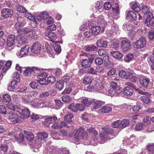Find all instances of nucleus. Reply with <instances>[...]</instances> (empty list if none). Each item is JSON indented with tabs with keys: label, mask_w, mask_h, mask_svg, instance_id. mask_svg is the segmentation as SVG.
I'll use <instances>...</instances> for the list:
<instances>
[{
	"label": "nucleus",
	"mask_w": 154,
	"mask_h": 154,
	"mask_svg": "<svg viewBox=\"0 0 154 154\" xmlns=\"http://www.w3.org/2000/svg\"><path fill=\"white\" fill-rule=\"evenodd\" d=\"M38 81L39 84L42 85H48V82L46 79L40 78V79H39Z\"/></svg>",
	"instance_id": "338daca9"
},
{
	"label": "nucleus",
	"mask_w": 154,
	"mask_h": 154,
	"mask_svg": "<svg viewBox=\"0 0 154 154\" xmlns=\"http://www.w3.org/2000/svg\"><path fill=\"white\" fill-rule=\"evenodd\" d=\"M127 18L129 20L134 21L137 18V15L136 14L131 11H128L127 13Z\"/></svg>",
	"instance_id": "5701e85b"
},
{
	"label": "nucleus",
	"mask_w": 154,
	"mask_h": 154,
	"mask_svg": "<svg viewBox=\"0 0 154 154\" xmlns=\"http://www.w3.org/2000/svg\"><path fill=\"white\" fill-rule=\"evenodd\" d=\"M139 81L140 85L145 88H147L150 82V79L146 77L141 76L139 78Z\"/></svg>",
	"instance_id": "4468645a"
},
{
	"label": "nucleus",
	"mask_w": 154,
	"mask_h": 154,
	"mask_svg": "<svg viewBox=\"0 0 154 154\" xmlns=\"http://www.w3.org/2000/svg\"><path fill=\"white\" fill-rule=\"evenodd\" d=\"M3 99L5 102L9 103L11 100V97L8 94H6L3 96Z\"/></svg>",
	"instance_id": "3c124183"
},
{
	"label": "nucleus",
	"mask_w": 154,
	"mask_h": 154,
	"mask_svg": "<svg viewBox=\"0 0 154 154\" xmlns=\"http://www.w3.org/2000/svg\"><path fill=\"white\" fill-rule=\"evenodd\" d=\"M80 63L82 67L87 68L90 66L91 63L88 59H82L80 61Z\"/></svg>",
	"instance_id": "cd10ccee"
},
{
	"label": "nucleus",
	"mask_w": 154,
	"mask_h": 154,
	"mask_svg": "<svg viewBox=\"0 0 154 154\" xmlns=\"http://www.w3.org/2000/svg\"><path fill=\"white\" fill-rule=\"evenodd\" d=\"M149 96L146 95H143L140 97V99L143 102L148 103L150 102V100L149 98Z\"/></svg>",
	"instance_id": "a19ab883"
},
{
	"label": "nucleus",
	"mask_w": 154,
	"mask_h": 154,
	"mask_svg": "<svg viewBox=\"0 0 154 154\" xmlns=\"http://www.w3.org/2000/svg\"><path fill=\"white\" fill-rule=\"evenodd\" d=\"M20 30V32H23L25 35L28 34H29V36H31L32 35L33 31L30 29L29 28H23L21 29Z\"/></svg>",
	"instance_id": "c756f323"
},
{
	"label": "nucleus",
	"mask_w": 154,
	"mask_h": 154,
	"mask_svg": "<svg viewBox=\"0 0 154 154\" xmlns=\"http://www.w3.org/2000/svg\"><path fill=\"white\" fill-rule=\"evenodd\" d=\"M55 86L59 90H61L64 87L63 82L62 80H60L56 82Z\"/></svg>",
	"instance_id": "e433bc0d"
},
{
	"label": "nucleus",
	"mask_w": 154,
	"mask_h": 154,
	"mask_svg": "<svg viewBox=\"0 0 154 154\" xmlns=\"http://www.w3.org/2000/svg\"><path fill=\"white\" fill-rule=\"evenodd\" d=\"M134 54L132 53H129L126 55L124 57V61L127 62H129L133 58Z\"/></svg>",
	"instance_id": "49530a36"
},
{
	"label": "nucleus",
	"mask_w": 154,
	"mask_h": 154,
	"mask_svg": "<svg viewBox=\"0 0 154 154\" xmlns=\"http://www.w3.org/2000/svg\"><path fill=\"white\" fill-rule=\"evenodd\" d=\"M7 117L9 119H14L15 118V117H17V115L14 113L13 111H8V112H7Z\"/></svg>",
	"instance_id": "79ce46f5"
},
{
	"label": "nucleus",
	"mask_w": 154,
	"mask_h": 154,
	"mask_svg": "<svg viewBox=\"0 0 154 154\" xmlns=\"http://www.w3.org/2000/svg\"><path fill=\"white\" fill-rule=\"evenodd\" d=\"M149 8L147 6L143 5L141 7V11L142 13L145 15L148 11H149Z\"/></svg>",
	"instance_id": "13d9d810"
},
{
	"label": "nucleus",
	"mask_w": 154,
	"mask_h": 154,
	"mask_svg": "<svg viewBox=\"0 0 154 154\" xmlns=\"http://www.w3.org/2000/svg\"><path fill=\"white\" fill-rule=\"evenodd\" d=\"M15 36L14 35H10L8 37L7 43L8 46L11 47L14 44Z\"/></svg>",
	"instance_id": "4be33fe9"
},
{
	"label": "nucleus",
	"mask_w": 154,
	"mask_h": 154,
	"mask_svg": "<svg viewBox=\"0 0 154 154\" xmlns=\"http://www.w3.org/2000/svg\"><path fill=\"white\" fill-rule=\"evenodd\" d=\"M87 131L90 134L95 136L98 134V132L94 128L91 127L89 128H88Z\"/></svg>",
	"instance_id": "603ef678"
},
{
	"label": "nucleus",
	"mask_w": 154,
	"mask_h": 154,
	"mask_svg": "<svg viewBox=\"0 0 154 154\" xmlns=\"http://www.w3.org/2000/svg\"><path fill=\"white\" fill-rule=\"evenodd\" d=\"M95 32L92 30V31H86L84 33L83 35L86 38H89L92 36L93 34H95Z\"/></svg>",
	"instance_id": "864d4df0"
},
{
	"label": "nucleus",
	"mask_w": 154,
	"mask_h": 154,
	"mask_svg": "<svg viewBox=\"0 0 154 154\" xmlns=\"http://www.w3.org/2000/svg\"><path fill=\"white\" fill-rule=\"evenodd\" d=\"M7 143V141H4V144H2L0 146L1 150L3 151L4 153L7 152L8 150V146Z\"/></svg>",
	"instance_id": "a18cd8bd"
},
{
	"label": "nucleus",
	"mask_w": 154,
	"mask_h": 154,
	"mask_svg": "<svg viewBox=\"0 0 154 154\" xmlns=\"http://www.w3.org/2000/svg\"><path fill=\"white\" fill-rule=\"evenodd\" d=\"M86 71L87 73L89 74L94 75L97 74V73H96L95 69H94V68L90 66L87 68Z\"/></svg>",
	"instance_id": "58836bf2"
},
{
	"label": "nucleus",
	"mask_w": 154,
	"mask_h": 154,
	"mask_svg": "<svg viewBox=\"0 0 154 154\" xmlns=\"http://www.w3.org/2000/svg\"><path fill=\"white\" fill-rule=\"evenodd\" d=\"M104 38L101 37L97 42V45L99 47L106 48L107 46L108 42L107 41L104 40Z\"/></svg>",
	"instance_id": "2eb2a0df"
},
{
	"label": "nucleus",
	"mask_w": 154,
	"mask_h": 154,
	"mask_svg": "<svg viewBox=\"0 0 154 154\" xmlns=\"http://www.w3.org/2000/svg\"><path fill=\"white\" fill-rule=\"evenodd\" d=\"M102 129L103 130L105 131V132L107 134L108 136H110V139L116 137L114 130L111 128L104 127L102 128Z\"/></svg>",
	"instance_id": "1a4fd4ad"
},
{
	"label": "nucleus",
	"mask_w": 154,
	"mask_h": 154,
	"mask_svg": "<svg viewBox=\"0 0 154 154\" xmlns=\"http://www.w3.org/2000/svg\"><path fill=\"white\" fill-rule=\"evenodd\" d=\"M147 149L149 153L152 154L154 152V145L149 144L147 146Z\"/></svg>",
	"instance_id": "6e6d98bb"
},
{
	"label": "nucleus",
	"mask_w": 154,
	"mask_h": 154,
	"mask_svg": "<svg viewBox=\"0 0 154 154\" xmlns=\"http://www.w3.org/2000/svg\"><path fill=\"white\" fill-rule=\"evenodd\" d=\"M93 85L94 88L95 90H100L103 88V86L102 84L99 80H95L94 81Z\"/></svg>",
	"instance_id": "393cba45"
},
{
	"label": "nucleus",
	"mask_w": 154,
	"mask_h": 154,
	"mask_svg": "<svg viewBox=\"0 0 154 154\" xmlns=\"http://www.w3.org/2000/svg\"><path fill=\"white\" fill-rule=\"evenodd\" d=\"M152 18L149 17H147L146 19L144 22V23L146 26L148 27H151L152 24V23H153L152 20Z\"/></svg>",
	"instance_id": "4c0bfd02"
},
{
	"label": "nucleus",
	"mask_w": 154,
	"mask_h": 154,
	"mask_svg": "<svg viewBox=\"0 0 154 154\" xmlns=\"http://www.w3.org/2000/svg\"><path fill=\"white\" fill-rule=\"evenodd\" d=\"M32 68L27 67L25 70L23 71L24 74L28 76H29L32 75Z\"/></svg>",
	"instance_id": "09e8293b"
},
{
	"label": "nucleus",
	"mask_w": 154,
	"mask_h": 154,
	"mask_svg": "<svg viewBox=\"0 0 154 154\" xmlns=\"http://www.w3.org/2000/svg\"><path fill=\"white\" fill-rule=\"evenodd\" d=\"M54 50L57 54H59L61 51V46L60 45L55 44L53 45Z\"/></svg>",
	"instance_id": "c03bdc74"
},
{
	"label": "nucleus",
	"mask_w": 154,
	"mask_h": 154,
	"mask_svg": "<svg viewBox=\"0 0 154 154\" xmlns=\"http://www.w3.org/2000/svg\"><path fill=\"white\" fill-rule=\"evenodd\" d=\"M17 113L20 117L22 119L29 118L31 115L30 111L27 108L22 109V112L17 111Z\"/></svg>",
	"instance_id": "20e7f679"
},
{
	"label": "nucleus",
	"mask_w": 154,
	"mask_h": 154,
	"mask_svg": "<svg viewBox=\"0 0 154 154\" xmlns=\"http://www.w3.org/2000/svg\"><path fill=\"white\" fill-rule=\"evenodd\" d=\"M88 26L89 28H91L93 32H95V34L97 35L98 34L100 31V27H98L97 25V23L96 21V18L94 20H91L88 22Z\"/></svg>",
	"instance_id": "f03ea898"
},
{
	"label": "nucleus",
	"mask_w": 154,
	"mask_h": 154,
	"mask_svg": "<svg viewBox=\"0 0 154 154\" xmlns=\"http://www.w3.org/2000/svg\"><path fill=\"white\" fill-rule=\"evenodd\" d=\"M24 132L26 138L27 140L31 141L33 140L34 136L32 133L25 131H24Z\"/></svg>",
	"instance_id": "bb28decb"
},
{
	"label": "nucleus",
	"mask_w": 154,
	"mask_h": 154,
	"mask_svg": "<svg viewBox=\"0 0 154 154\" xmlns=\"http://www.w3.org/2000/svg\"><path fill=\"white\" fill-rule=\"evenodd\" d=\"M131 44L128 40H123L121 42V46L122 49L124 52H126L131 48Z\"/></svg>",
	"instance_id": "423d86ee"
},
{
	"label": "nucleus",
	"mask_w": 154,
	"mask_h": 154,
	"mask_svg": "<svg viewBox=\"0 0 154 154\" xmlns=\"http://www.w3.org/2000/svg\"><path fill=\"white\" fill-rule=\"evenodd\" d=\"M112 111V108L111 107L108 106H104L99 110V112L106 113H108Z\"/></svg>",
	"instance_id": "c9c22d12"
},
{
	"label": "nucleus",
	"mask_w": 154,
	"mask_h": 154,
	"mask_svg": "<svg viewBox=\"0 0 154 154\" xmlns=\"http://www.w3.org/2000/svg\"><path fill=\"white\" fill-rule=\"evenodd\" d=\"M62 126L61 124L58 123L57 121H56L52 126V128L53 129H58L62 128Z\"/></svg>",
	"instance_id": "bf43d9fd"
},
{
	"label": "nucleus",
	"mask_w": 154,
	"mask_h": 154,
	"mask_svg": "<svg viewBox=\"0 0 154 154\" xmlns=\"http://www.w3.org/2000/svg\"><path fill=\"white\" fill-rule=\"evenodd\" d=\"M111 55L113 57L117 59H121L122 57V54L118 51H112Z\"/></svg>",
	"instance_id": "c85d7f7f"
},
{
	"label": "nucleus",
	"mask_w": 154,
	"mask_h": 154,
	"mask_svg": "<svg viewBox=\"0 0 154 154\" xmlns=\"http://www.w3.org/2000/svg\"><path fill=\"white\" fill-rule=\"evenodd\" d=\"M96 21H97V25L98 27H100V30H104V28L107 25V22L105 20L103 17L100 15L96 18Z\"/></svg>",
	"instance_id": "7ed1b4c3"
},
{
	"label": "nucleus",
	"mask_w": 154,
	"mask_h": 154,
	"mask_svg": "<svg viewBox=\"0 0 154 154\" xmlns=\"http://www.w3.org/2000/svg\"><path fill=\"white\" fill-rule=\"evenodd\" d=\"M24 18L21 17L17 18V22L15 24L14 27L17 30L18 32H20V29L22 27L24 26L23 21Z\"/></svg>",
	"instance_id": "6e6552de"
},
{
	"label": "nucleus",
	"mask_w": 154,
	"mask_h": 154,
	"mask_svg": "<svg viewBox=\"0 0 154 154\" xmlns=\"http://www.w3.org/2000/svg\"><path fill=\"white\" fill-rule=\"evenodd\" d=\"M120 124L119 126L120 128H123L126 127L129 124V121L127 119H124L122 121L120 120Z\"/></svg>",
	"instance_id": "f704fd0d"
},
{
	"label": "nucleus",
	"mask_w": 154,
	"mask_h": 154,
	"mask_svg": "<svg viewBox=\"0 0 154 154\" xmlns=\"http://www.w3.org/2000/svg\"><path fill=\"white\" fill-rule=\"evenodd\" d=\"M119 75L122 78L128 79L132 76V73L129 72H126L124 70H122L119 71Z\"/></svg>",
	"instance_id": "6ab92c4d"
},
{
	"label": "nucleus",
	"mask_w": 154,
	"mask_h": 154,
	"mask_svg": "<svg viewBox=\"0 0 154 154\" xmlns=\"http://www.w3.org/2000/svg\"><path fill=\"white\" fill-rule=\"evenodd\" d=\"M128 84H131V85H132V88L134 89L136 91H137L138 93L140 94L143 95H146V96H150V94L149 93L144 91V90H143L141 89H139L138 88H137L136 86L135 85L131 84L129 82H127V85H128Z\"/></svg>",
	"instance_id": "412c9836"
},
{
	"label": "nucleus",
	"mask_w": 154,
	"mask_h": 154,
	"mask_svg": "<svg viewBox=\"0 0 154 154\" xmlns=\"http://www.w3.org/2000/svg\"><path fill=\"white\" fill-rule=\"evenodd\" d=\"M62 100L65 102H70L72 101L71 98L67 95H65L62 97Z\"/></svg>",
	"instance_id": "052dcab7"
},
{
	"label": "nucleus",
	"mask_w": 154,
	"mask_h": 154,
	"mask_svg": "<svg viewBox=\"0 0 154 154\" xmlns=\"http://www.w3.org/2000/svg\"><path fill=\"white\" fill-rule=\"evenodd\" d=\"M37 94V92L35 91H30L29 92L28 97L30 98L31 97L34 98L35 97Z\"/></svg>",
	"instance_id": "0e129e2a"
},
{
	"label": "nucleus",
	"mask_w": 154,
	"mask_h": 154,
	"mask_svg": "<svg viewBox=\"0 0 154 154\" xmlns=\"http://www.w3.org/2000/svg\"><path fill=\"white\" fill-rule=\"evenodd\" d=\"M131 10L138 13L140 11V8L139 3L137 2H132L131 3Z\"/></svg>",
	"instance_id": "a211bd4d"
},
{
	"label": "nucleus",
	"mask_w": 154,
	"mask_h": 154,
	"mask_svg": "<svg viewBox=\"0 0 154 154\" xmlns=\"http://www.w3.org/2000/svg\"><path fill=\"white\" fill-rule=\"evenodd\" d=\"M112 9L113 11L116 14H118L119 13V6L117 3H115L112 7Z\"/></svg>",
	"instance_id": "5fc2aeb1"
},
{
	"label": "nucleus",
	"mask_w": 154,
	"mask_h": 154,
	"mask_svg": "<svg viewBox=\"0 0 154 154\" xmlns=\"http://www.w3.org/2000/svg\"><path fill=\"white\" fill-rule=\"evenodd\" d=\"M99 134V137L101 141L100 143H103L107 141L108 140H110V136H108L107 134L105 132L104 130Z\"/></svg>",
	"instance_id": "f8f14e48"
},
{
	"label": "nucleus",
	"mask_w": 154,
	"mask_h": 154,
	"mask_svg": "<svg viewBox=\"0 0 154 154\" xmlns=\"http://www.w3.org/2000/svg\"><path fill=\"white\" fill-rule=\"evenodd\" d=\"M28 54V48L25 47L21 49L19 56L21 57L26 56Z\"/></svg>",
	"instance_id": "7c9ffc66"
},
{
	"label": "nucleus",
	"mask_w": 154,
	"mask_h": 154,
	"mask_svg": "<svg viewBox=\"0 0 154 154\" xmlns=\"http://www.w3.org/2000/svg\"><path fill=\"white\" fill-rule=\"evenodd\" d=\"M73 114L72 113L68 112L64 118L65 121L67 122L71 123L72 122V119L73 117Z\"/></svg>",
	"instance_id": "2f4dec72"
},
{
	"label": "nucleus",
	"mask_w": 154,
	"mask_h": 154,
	"mask_svg": "<svg viewBox=\"0 0 154 154\" xmlns=\"http://www.w3.org/2000/svg\"><path fill=\"white\" fill-rule=\"evenodd\" d=\"M84 48L86 52H89L95 51L97 50V47L93 45H88L85 46Z\"/></svg>",
	"instance_id": "a878e982"
},
{
	"label": "nucleus",
	"mask_w": 154,
	"mask_h": 154,
	"mask_svg": "<svg viewBox=\"0 0 154 154\" xmlns=\"http://www.w3.org/2000/svg\"><path fill=\"white\" fill-rule=\"evenodd\" d=\"M13 14V11L11 9L8 8H4L1 12L2 15L5 18L11 17Z\"/></svg>",
	"instance_id": "9b49d317"
},
{
	"label": "nucleus",
	"mask_w": 154,
	"mask_h": 154,
	"mask_svg": "<svg viewBox=\"0 0 154 154\" xmlns=\"http://www.w3.org/2000/svg\"><path fill=\"white\" fill-rule=\"evenodd\" d=\"M40 17L44 20H46L49 18V20H48L47 23L48 24L52 23L53 19L51 17H49V14L47 12H42L40 14Z\"/></svg>",
	"instance_id": "f3484780"
},
{
	"label": "nucleus",
	"mask_w": 154,
	"mask_h": 154,
	"mask_svg": "<svg viewBox=\"0 0 154 154\" xmlns=\"http://www.w3.org/2000/svg\"><path fill=\"white\" fill-rule=\"evenodd\" d=\"M92 103L93 106V109H97L103 105L105 102L101 100H94L92 101Z\"/></svg>",
	"instance_id": "aec40b11"
},
{
	"label": "nucleus",
	"mask_w": 154,
	"mask_h": 154,
	"mask_svg": "<svg viewBox=\"0 0 154 154\" xmlns=\"http://www.w3.org/2000/svg\"><path fill=\"white\" fill-rule=\"evenodd\" d=\"M68 108L73 112H77L76 104H75L73 103H72L68 106Z\"/></svg>",
	"instance_id": "8fccbe9b"
},
{
	"label": "nucleus",
	"mask_w": 154,
	"mask_h": 154,
	"mask_svg": "<svg viewBox=\"0 0 154 154\" xmlns=\"http://www.w3.org/2000/svg\"><path fill=\"white\" fill-rule=\"evenodd\" d=\"M39 83L38 81H32L29 84L30 86L33 89L38 88L39 87Z\"/></svg>",
	"instance_id": "37998d69"
},
{
	"label": "nucleus",
	"mask_w": 154,
	"mask_h": 154,
	"mask_svg": "<svg viewBox=\"0 0 154 154\" xmlns=\"http://www.w3.org/2000/svg\"><path fill=\"white\" fill-rule=\"evenodd\" d=\"M144 125L143 123H138L136 125L135 129L137 131H141L143 129Z\"/></svg>",
	"instance_id": "680f3d73"
},
{
	"label": "nucleus",
	"mask_w": 154,
	"mask_h": 154,
	"mask_svg": "<svg viewBox=\"0 0 154 154\" xmlns=\"http://www.w3.org/2000/svg\"><path fill=\"white\" fill-rule=\"evenodd\" d=\"M20 75L19 73L17 72H15L12 74V77L14 80H15L17 82H20Z\"/></svg>",
	"instance_id": "ea45409f"
},
{
	"label": "nucleus",
	"mask_w": 154,
	"mask_h": 154,
	"mask_svg": "<svg viewBox=\"0 0 154 154\" xmlns=\"http://www.w3.org/2000/svg\"><path fill=\"white\" fill-rule=\"evenodd\" d=\"M31 51L34 54H38L41 50L40 43L39 42L34 43L31 47Z\"/></svg>",
	"instance_id": "0eeeda50"
},
{
	"label": "nucleus",
	"mask_w": 154,
	"mask_h": 154,
	"mask_svg": "<svg viewBox=\"0 0 154 154\" xmlns=\"http://www.w3.org/2000/svg\"><path fill=\"white\" fill-rule=\"evenodd\" d=\"M45 35L46 36H47L50 39V40L51 41L56 40L57 38V36L56 34L53 32H45Z\"/></svg>",
	"instance_id": "b1692460"
},
{
	"label": "nucleus",
	"mask_w": 154,
	"mask_h": 154,
	"mask_svg": "<svg viewBox=\"0 0 154 154\" xmlns=\"http://www.w3.org/2000/svg\"><path fill=\"white\" fill-rule=\"evenodd\" d=\"M123 28L125 31H131L133 29V25L129 23H124L123 26Z\"/></svg>",
	"instance_id": "473e14b6"
},
{
	"label": "nucleus",
	"mask_w": 154,
	"mask_h": 154,
	"mask_svg": "<svg viewBox=\"0 0 154 154\" xmlns=\"http://www.w3.org/2000/svg\"><path fill=\"white\" fill-rule=\"evenodd\" d=\"M82 103L85 106H88L90 105L91 103V102L88 100L87 98H84L81 101Z\"/></svg>",
	"instance_id": "69168bd1"
},
{
	"label": "nucleus",
	"mask_w": 154,
	"mask_h": 154,
	"mask_svg": "<svg viewBox=\"0 0 154 154\" xmlns=\"http://www.w3.org/2000/svg\"><path fill=\"white\" fill-rule=\"evenodd\" d=\"M45 126L46 127H49L51 124H53L56 121H58L57 118L55 116L48 117L45 119Z\"/></svg>",
	"instance_id": "9d476101"
},
{
	"label": "nucleus",
	"mask_w": 154,
	"mask_h": 154,
	"mask_svg": "<svg viewBox=\"0 0 154 154\" xmlns=\"http://www.w3.org/2000/svg\"><path fill=\"white\" fill-rule=\"evenodd\" d=\"M111 46L113 48H116L119 47V43L116 40H112L111 41Z\"/></svg>",
	"instance_id": "e2e57ef3"
},
{
	"label": "nucleus",
	"mask_w": 154,
	"mask_h": 154,
	"mask_svg": "<svg viewBox=\"0 0 154 154\" xmlns=\"http://www.w3.org/2000/svg\"><path fill=\"white\" fill-rule=\"evenodd\" d=\"M16 40L18 43L21 45H23L27 43L28 40L24 36L18 34L16 36Z\"/></svg>",
	"instance_id": "dca6fc26"
},
{
	"label": "nucleus",
	"mask_w": 154,
	"mask_h": 154,
	"mask_svg": "<svg viewBox=\"0 0 154 154\" xmlns=\"http://www.w3.org/2000/svg\"><path fill=\"white\" fill-rule=\"evenodd\" d=\"M93 78L90 76H85L83 79V82L85 84H90L92 81Z\"/></svg>",
	"instance_id": "72a5a7b5"
},
{
	"label": "nucleus",
	"mask_w": 154,
	"mask_h": 154,
	"mask_svg": "<svg viewBox=\"0 0 154 154\" xmlns=\"http://www.w3.org/2000/svg\"><path fill=\"white\" fill-rule=\"evenodd\" d=\"M94 62L96 65H100L103 63V60L102 58L97 57L95 59Z\"/></svg>",
	"instance_id": "4d7b16f0"
},
{
	"label": "nucleus",
	"mask_w": 154,
	"mask_h": 154,
	"mask_svg": "<svg viewBox=\"0 0 154 154\" xmlns=\"http://www.w3.org/2000/svg\"><path fill=\"white\" fill-rule=\"evenodd\" d=\"M120 124V120H119L112 122L111 124V126L113 128H120L119 126Z\"/></svg>",
	"instance_id": "774afa93"
},
{
	"label": "nucleus",
	"mask_w": 154,
	"mask_h": 154,
	"mask_svg": "<svg viewBox=\"0 0 154 154\" xmlns=\"http://www.w3.org/2000/svg\"><path fill=\"white\" fill-rule=\"evenodd\" d=\"M75 133V138L79 139H84L86 140L88 137V134L86 131H84L83 127H80L79 129H76L74 131Z\"/></svg>",
	"instance_id": "f257e3e1"
},
{
	"label": "nucleus",
	"mask_w": 154,
	"mask_h": 154,
	"mask_svg": "<svg viewBox=\"0 0 154 154\" xmlns=\"http://www.w3.org/2000/svg\"><path fill=\"white\" fill-rule=\"evenodd\" d=\"M146 42L145 38H141L137 40L134 45V48L137 49H140L144 47L146 45Z\"/></svg>",
	"instance_id": "39448f33"
},
{
	"label": "nucleus",
	"mask_w": 154,
	"mask_h": 154,
	"mask_svg": "<svg viewBox=\"0 0 154 154\" xmlns=\"http://www.w3.org/2000/svg\"><path fill=\"white\" fill-rule=\"evenodd\" d=\"M127 85V83H126ZM131 84H128V85L129 86L125 87L123 89V94L124 95H126L127 96L131 95L133 93V91L132 88V87L131 86ZM131 86L132 85H131Z\"/></svg>",
	"instance_id": "ddd939ff"
},
{
	"label": "nucleus",
	"mask_w": 154,
	"mask_h": 154,
	"mask_svg": "<svg viewBox=\"0 0 154 154\" xmlns=\"http://www.w3.org/2000/svg\"><path fill=\"white\" fill-rule=\"evenodd\" d=\"M32 75L34 76H38V75L40 73V69L36 67H32Z\"/></svg>",
	"instance_id": "de8ad7c7"
}]
</instances>
